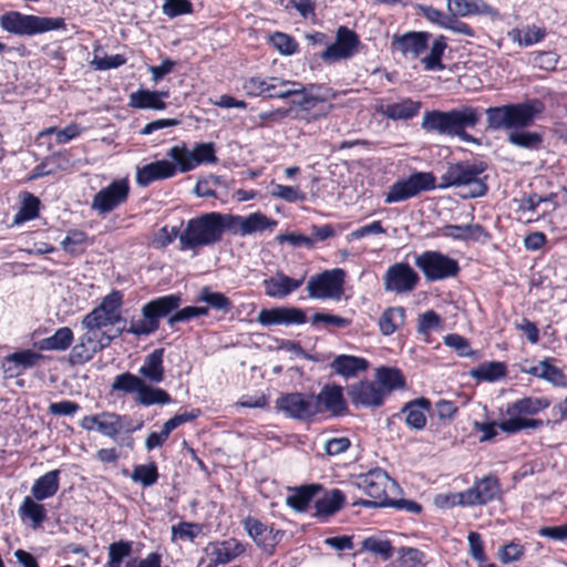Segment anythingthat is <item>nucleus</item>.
<instances>
[{"label": "nucleus", "instance_id": "nucleus-1", "mask_svg": "<svg viewBox=\"0 0 567 567\" xmlns=\"http://www.w3.org/2000/svg\"><path fill=\"white\" fill-rule=\"evenodd\" d=\"M276 226V220L260 212L246 217L219 212L204 213L186 223L179 235V248L188 250L213 246L223 240L226 231L245 237L257 231L274 229Z\"/></svg>", "mask_w": 567, "mask_h": 567}, {"label": "nucleus", "instance_id": "nucleus-2", "mask_svg": "<svg viewBox=\"0 0 567 567\" xmlns=\"http://www.w3.org/2000/svg\"><path fill=\"white\" fill-rule=\"evenodd\" d=\"M545 111L539 99H527L520 103L491 106L485 110L488 128L493 131L508 130L507 142L516 147L537 152L543 148L544 135L529 131Z\"/></svg>", "mask_w": 567, "mask_h": 567}, {"label": "nucleus", "instance_id": "nucleus-3", "mask_svg": "<svg viewBox=\"0 0 567 567\" xmlns=\"http://www.w3.org/2000/svg\"><path fill=\"white\" fill-rule=\"evenodd\" d=\"M182 297L178 293H171L157 297L143 305L142 319L131 320L128 327L124 324L117 329V336L130 333L135 337L151 336L159 329L161 319L167 317V324L171 328L177 322H186L195 318L193 306L179 309Z\"/></svg>", "mask_w": 567, "mask_h": 567}, {"label": "nucleus", "instance_id": "nucleus-4", "mask_svg": "<svg viewBox=\"0 0 567 567\" xmlns=\"http://www.w3.org/2000/svg\"><path fill=\"white\" fill-rule=\"evenodd\" d=\"M482 118L478 107L462 106L450 111H426L422 121V128L442 135L457 136L464 142H472L473 137L466 132L474 128Z\"/></svg>", "mask_w": 567, "mask_h": 567}, {"label": "nucleus", "instance_id": "nucleus-5", "mask_svg": "<svg viewBox=\"0 0 567 567\" xmlns=\"http://www.w3.org/2000/svg\"><path fill=\"white\" fill-rule=\"evenodd\" d=\"M551 400L547 396H523L507 403L506 414L508 419L502 421L499 429L508 434L518 433L526 429H540L544 422L532 416L548 409Z\"/></svg>", "mask_w": 567, "mask_h": 567}, {"label": "nucleus", "instance_id": "nucleus-6", "mask_svg": "<svg viewBox=\"0 0 567 567\" xmlns=\"http://www.w3.org/2000/svg\"><path fill=\"white\" fill-rule=\"evenodd\" d=\"M486 169L487 164L483 161H461L451 164L447 171L441 176L442 184L440 187L470 186L468 197L476 198L485 196L488 186L485 182L486 177H482V174Z\"/></svg>", "mask_w": 567, "mask_h": 567}, {"label": "nucleus", "instance_id": "nucleus-7", "mask_svg": "<svg viewBox=\"0 0 567 567\" xmlns=\"http://www.w3.org/2000/svg\"><path fill=\"white\" fill-rule=\"evenodd\" d=\"M0 27L9 33L31 37L52 30H64L66 23L63 18H47L9 11L0 17Z\"/></svg>", "mask_w": 567, "mask_h": 567}, {"label": "nucleus", "instance_id": "nucleus-8", "mask_svg": "<svg viewBox=\"0 0 567 567\" xmlns=\"http://www.w3.org/2000/svg\"><path fill=\"white\" fill-rule=\"evenodd\" d=\"M394 482L390 478L388 473L375 467L368 473L359 476L358 486L371 499H359L353 505H360L365 508L386 507L391 503L389 491L392 489Z\"/></svg>", "mask_w": 567, "mask_h": 567}, {"label": "nucleus", "instance_id": "nucleus-9", "mask_svg": "<svg viewBox=\"0 0 567 567\" xmlns=\"http://www.w3.org/2000/svg\"><path fill=\"white\" fill-rule=\"evenodd\" d=\"M414 265L422 271L426 281L430 282L454 278L461 271L456 259L439 250H425L416 255Z\"/></svg>", "mask_w": 567, "mask_h": 567}, {"label": "nucleus", "instance_id": "nucleus-10", "mask_svg": "<svg viewBox=\"0 0 567 567\" xmlns=\"http://www.w3.org/2000/svg\"><path fill=\"white\" fill-rule=\"evenodd\" d=\"M338 96V93L331 87L321 85H303V92L292 99V105L305 112L308 118L319 120L326 117L332 110L331 101Z\"/></svg>", "mask_w": 567, "mask_h": 567}, {"label": "nucleus", "instance_id": "nucleus-11", "mask_svg": "<svg viewBox=\"0 0 567 567\" xmlns=\"http://www.w3.org/2000/svg\"><path fill=\"white\" fill-rule=\"evenodd\" d=\"M435 176L431 172H414L406 178H400L393 183L384 195L385 204L405 202L423 192L436 187Z\"/></svg>", "mask_w": 567, "mask_h": 567}, {"label": "nucleus", "instance_id": "nucleus-12", "mask_svg": "<svg viewBox=\"0 0 567 567\" xmlns=\"http://www.w3.org/2000/svg\"><path fill=\"white\" fill-rule=\"evenodd\" d=\"M346 271L341 268L324 270L310 277L307 284L308 296L313 299L340 298L343 292Z\"/></svg>", "mask_w": 567, "mask_h": 567}, {"label": "nucleus", "instance_id": "nucleus-13", "mask_svg": "<svg viewBox=\"0 0 567 567\" xmlns=\"http://www.w3.org/2000/svg\"><path fill=\"white\" fill-rule=\"evenodd\" d=\"M241 525L255 545L268 556L276 553V548L285 535V532L276 529L274 524H265L251 515L245 517Z\"/></svg>", "mask_w": 567, "mask_h": 567}, {"label": "nucleus", "instance_id": "nucleus-14", "mask_svg": "<svg viewBox=\"0 0 567 567\" xmlns=\"http://www.w3.org/2000/svg\"><path fill=\"white\" fill-rule=\"evenodd\" d=\"M130 190L127 178L114 179L93 196L91 208L100 215H106L127 202Z\"/></svg>", "mask_w": 567, "mask_h": 567}, {"label": "nucleus", "instance_id": "nucleus-15", "mask_svg": "<svg viewBox=\"0 0 567 567\" xmlns=\"http://www.w3.org/2000/svg\"><path fill=\"white\" fill-rule=\"evenodd\" d=\"M276 408L298 421H310L318 415L312 393L292 392L280 395Z\"/></svg>", "mask_w": 567, "mask_h": 567}, {"label": "nucleus", "instance_id": "nucleus-16", "mask_svg": "<svg viewBox=\"0 0 567 567\" xmlns=\"http://www.w3.org/2000/svg\"><path fill=\"white\" fill-rule=\"evenodd\" d=\"M359 45L360 39L355 31L346 25H340L337 29L336 41L321 52L320 58L329 64L347 60L357 53Z\"/></svg>", "mask_w": 567, "mask_h": 567}, {"label": "nucleus", "instance_id": "nucleus-17", "mask_svg": "<svg viewBox=\"0 0 567 567\" xmlns=\"http://www.w3.org/2000/svg\"><path fill=\"white\" fill-rule=\"evenodd\" d=\"M208 564L206 567H219L233 563L246 553V545L235 537L209 542L203 549Z\"/></svg>", "mask_w": 567, "mask_h": 567}, {"label": "nucleus", "instance_id": "nucleus-18", "mask_svg": "<svg viewBox=\"0 0 567 567\" xmlns=\"http://www.w3.org/2000/svg\"><path fill=\"white\" fill-rule=\"evenodd\" d=\"M502 494V484L495 473L476 477L473 485L465 489L468 507L485 506L501 498Z\"/></svg>", "mask_w": 567, "mask_h": 567}, {"label": "nucleus", "instance_id": "nucleus-19", "mask_svg": "<svg viewBox=\"0 0 567 567\" xmlns=\"http://www.w3.org/2000/svg\"><path fill=\"white\" fill-rule=\"evenodd\" d=\"M313 399L318 414L329 413L332 416H343L349 411L343 388L339 384H324L317 395L313 394Z\"/></svg>", "mask_w": 567, "mask_h": 567}, {"label": "nucleus", "instance_id": "nucleus-20", "mask_svg": "<svg viewBox=\"0 0 567 567\" xmlns=\"http://www.w3.org/2000/svg\"><path fill=\"white\" fill-rule=\"evenodd\" d=\"M143 427V421L134 423L127 414L103 411L100 413L97 432L116 440L121 434H132Z\"/></svg>", "mask_w": 567, "mask_h": 567}, {"label": "nucleus", "instance_id": "nucleus-21", "mask_svg": "<svg viewBox=\"0 0 567 567\" xmlns=\"http://www.w3.org/2000/svg\"><path fill=\"white\" fill-rule=\"evenodd\" d=\"M384 288L396 293L410 292L419 284L420 277L406 262H396L384 274Z\"/></svg>", "mask_w": 567, "mask_h": 567}, {"label": "nucleus", "instance_id": "nucleus-22", "mask_svg": "<svg viewBox=\"0 0 567 567\" xmlns=\"http://www.w3.org/2000/svg\"><path fill=\"white\" fill-rule=\"evenodd\" d=\"M348 395L354 406L379 408L384 402L385 391L374 381L361 380L348 388Z\"/></svg>", "mask_w": 567, "mask_h": 567}, {"label": "nucleus", "instance_id": "nucleus-23", "mask_svg": "<svg viewBox=\"0 0 567 567\" xmlns=\"http://www.w3.org/2000/svg\"><path fill=\"white\" fill-rule=\"evenodd\" d=\"M114 337L102 332L99 340L100 344L95 343L94 337L89 332L83 333L78 342L72 347L69 361L72 365H82L93 359L94 354L103 348L111 344Z\"/></svg>", "mask_w": 567, "mask_h": 567}, {"label": "nucleus", "instance_id": "nucleus-24", "mask_svg": "<svg viewBox=\"0 0 567 567\" xmlns=\"http://www.w3.org/2000/svg\"><path fill=\"white\" fill-rule=\"evenodd\" d=\"M257 321L266 327L274 324H303L307 321V316L301 308L275 307L271 309H261L258 313Z\"/></svg>", "mask_w": 567, "mask_h": 567}, {"label": "nucleus", "instance_id": "nucleus-25", "mask_svg": "<svg viewBox=\"0 0 567 567\" xmlns=\"http://www.w3.org/2000/svg\"><path fill=\"white\" fill-rule=\"evenodd\" d=\"M202 415V410L198 408H194L190 411H185L183 413H177L169 420H167L163 426L161 432H151L145 441V447L147 451H152L154 449L163 446L166 440L169 437L171 433L186 422H192L198 419Z\"/></svg>", "mask_w": 567, "mask_h": 567}, {"label": "nucleus", "instance_id": "nucleus-26", "mask_svg": "<svg viewBox=\"0 0 567 567\" xmlns=\"http://www.w3.org/2000/svg\"><path fill=\"white\" fill-rule=\"evenodd\" d=\"M432 34L427 31H409L403 34H394L392 38V50L399 51L402 55L419 58L429 47Z\"/></svg>", "mask_w": 567, "mask_h": 567}, {"label": "nucleus", "instance_id": "nucleus-27", "mask_svg": "<svg viewBox=\"0 0 567 567\" xmlns=\"http://www.w3.org/2000/svg\"><path fill=\"white\" fill-rule=\"evenodd\" d=\"M430 399L421 396L406 402L394 417L404 419L406 426L411 430L421 431L426 426L427 413L431 411Z\"/></svg>", "mask_w": 567, "mask_h": 567}, {"label": "nucleus", "instance_id": "nucleus-28", "mask_svg": "<svg viewBox=\"0 0 567 567\" xmlns=\"http://www.w3.org/2000/svg\"><path fill=\"white\" fill-rule=\"evenodd\" d=\"M176 175L175 165L167 161H155L142 167H137L136 183L141 187H147L156 181L172 178Z\"/></svg>", "mask_w": 567, "mask_h": 567}, {"label": "nucleus", "instance_id": "nucleus-29", "mask_svg": "<svg viewBox=\"0 0 567 567\" xmlns=\"http://www.w3.org/2000/svg\"><path fill=\"white\" fill-rule=\"evenodd\" d=\"M303 281L305 276L296 279L279 271L275 276L264 279L262 287L268 297L281 299L301 287Z\"/></svg>", "mask_w": 567, "mask_h": 567}, {"label": "nucleus", "instance_id": "nucleus-30", "mask_svg": "<svg viewBox=\"0 0 567 567\" xmlns=\"http://www.w3.org/2000/svg\"><path fill=\"white\" fill-rule=\"evenodd\" d=\"M72 168L70 156L63 152H55L45 156L38 165L33 167L30 179H38L54 175L60 172H68Z\"/></svg>", "mask_w": 567, "mask_h": 567}, {"label": "nucleus", "instance_id": "nucleus-31", "mask_svg": "<svg viewBox=\"0 0 567 567\" xmlns=\"http://www.w3.org/2000/svg\"><path fill=\"white\" fill-rule=\"evenodd\" d=\"M421 109V101H415L411 97H403L399 102L380 106L378 111L389 120L408 121L417 116Z\"/></svg>", "mask_w": 567, "mask_h": 567}, {"label": "nucleus", "instance_id": "nucleus-32", "mask_svg": "<svg viewBox=\"0 0 567 567\" xmlns=\"http://www.w3.org/2000/svg\"><path fill=\"white\" fill-rule=\"evenodd\" d=\"M322 491L323 486L318 483L293 487L291 494L286 498V504L298 513H305L309 509L315 497Z\"/></svg>", "mask_w": 567, "mask_h": 567}, {"label": "nucleus", "instance_id": "nucleus-33", "mask_svg": "<svg viewBox=\"0 0 567 567\" xmlns=\"http://www.w3.org/2000/svg\"><path fill=\"white\" fill-rule=\"evenodd\" d=\"M323 495L315 501V516L320 519H327L333 516L346 504V495L339 488L329 491L323 489Z\"/></svg>", "mask_w": 567, "mask_h": 567}, {"label": "nucleus", "instance_id": "nucleus-34", "mask_svg": "<svg viewBox=\"0 0 567 567\" xmlns=\"http://www.w3.org/2000/svg\"><path fill=\"white\" fill-rule=\"evenodd\" d=\"M443 236L461 241H480L489 238V233L481 224L445 225L441 228Z\"/></svg>", "mask_w": 567, "mask_h": 567}, {"label": "nucleus", "instance_id": "nucleus-35", "mask_svg": "<svg viewBox=\"0 0 567 567\" xmlns=\"http://www.w3.org/2000/svg\"><path fill=\"white\" fill-rule=\"evenodd\" d=\"M447 11L465 18L497 14V10L485 0H447Z\"/></svg>", "mask_w": 567, "mask_h": 567}, {"label": "nucleus", "instance_id": "nucleus-36", "mask_svg": "<svg viewBox=\"0 0 567 567\" xmlns=\"http://www.w3.org/2000/svg\"><path fill=\"white\" fill-rule=\"evenodd\" d=\"M169 96L168 91H150L140 89L130 95V105L140 110H165V99Z\"/></svg>", "mask_w": 567, "mask_h": 567}, {"label": "nucleus", "instance_id": "nucleus-37", "mask_svg": "<svg viewBox=\"0 0 567 567\" xmlns=\"http://www.w3.org/2000/svg\"><path fill=\"white\" fill-rule=\"evenodd\" d=\"M330 368L338 375L352 378L359 372L367 371L369 368V361L362 357L339 354L332 360Z\"/></svg>", "mask_w": 567, "mask_h": 567}, {"label": "nucleus", "instance_id": "nucleus-38", "mask_svg": "<svg viewBox=\"0 0 567 567\" xmlns=\"http://www.w3.org/2000/svg\"><path fill=\"white\" fill-rule=\"evenodd\" d=\"M163 348L155 349L144 359V363L138 369V373L152 383H161L165 378Z\"/></svg>", "mask_w": 567, "mask_h": 567}, {"label": "nucleus", "instance_id": "nucleus-39", "mask_svg": "<svg viewBox=\"0 0 567 567\" xmlns=\"http://www.w3.org/2000/svg\"><path fill=\"white\" fill-rule=\"evenodd\" d=\"M20 519L38 529L47 520V509L43 504L38 503L33 497L25 496L18 509Z\"/></svg>", "mask_w": 567, "mask_h": 567}, {"label": "nucleus", "instance_id": "nucleus-40", "mask_svg": "<svg viewBox=\"0 0 567 567\" xmlns=\"http://www.w3.org/2000/svg\"><path fill=\"white\" fill-rule=\"evenodd\" d=\"M60 470H52L37 478L31 487L32 497L44 501L56 494L60 487Z\"/></svg>", "mask_w": 567, "mask_h": 567}, {"label": "nucleus", "instance_id": "nucleus-41", "mask_svg": "<svg viewBox=\"0 0 567 567\" xmlns=\"http://www.w3.org/2000/svg\"><path fill=\"white\" fill-rule=\"evenodd\" d=\"M73 340L74 333L72 329L61 327L51 337L34 342V348L39 351H65L71 347Z\"/></svg>", "mask_w": 567, "mask_h": 567}, {"label": "nucleus", "instance_id": "nucleus-42", "mask_svg": "<svg viewBox=\"0 0 567 567\" xmlns=\"http://www.w3.org/2000/svg\"><path fill=\"white\" fill-rule=\"evenodd\" d=\"M303 92V84L295 81L285 80L278 76H269L268 100H287L296 97Z\"/></svg>", "mask_w": 567, "mask_h": 567}, {"label": "nucleus", "instance_id": "nucleus-43", "mask_svg": "<svg viewBox=\"0 0 567 567\" xmlns=\"http://www.w3.org/2000/svg\"><path fill=\"white\" fill-rule=\"evenodd\" d=\"M446 49L447 38L444 34L437 35L430 47V52L421 59V64L423 69L429 72L445 70L443 56Z\"/></svg>", "mask_w": 567, "mask_h": 567}, {"label": "nucleus", "instance_id": "nucleus-44", "mask_svg": "<svg viewBox=\"0 0 567 567\" xmlns=\"http://www.w3.org/2000/svg\"><path fill=\"white\" fill-rule=\"evenodd\" d=\"M470 375L478 382H496L507 375V365L502 361H486L473 368Z\"/></svg>", "mask_w": 567, "mask_h": 567}, {"label": "nucleus", "instance_id": "nucleus-45", "mask_svg": "<svg viewBox=\"0 0 567 567\" xmlns=\"http://www.w3.org/2000/svg\"><path fill=\"white\" fill-rule=\"evenodd\" d=\"M377 383L385 391V396L394 390L405 386V378L400 369L380 367L375 371Z\"/></svg>", "mask_w": 567, "mask_h": 567}, {"label": "nucleus", "instance_id": "nucleus-46", "mask_svg": "<svg viewBox=\"0 0 567 567\" xmlns=\"http://www.w3.org/2000/svg\"><path fill=\"white\" fill-rule=\"evenodd\" d=\"M135 400L138 404L144 406L154 404L164 405L172 402V396L166 390L152 386L143 381Z\"/></svg>", "mask_w": 567, "mask_h": 567}, {"label": "nucleus", "instance_id": "nucleus-47", "mask_svg": "<svg viewBox=\"0 0 567 567\" xmlns=\"http://www.w3.org/2000/svg\"><path fill=\"white\" fill-rule=\"evenodd\" d=\"M405 320V310L403 307H389L379 318V329L383 336L393 334Z\"/></svg>", "mask_w": 567, "mask_h": 567}, {"label": "nucleus", "instance_id": "nucleus-48", "mask_svg": "<svg viewBox=\"0 0 567 567\" xmlns=\"http://www.w3.org/2000/svg\"><path fill=\"white\" fill-rule=\"evenodd\" d=\"M169 158H172V163L176 167V174L179 173H187L195 168V164L193 161V154L192 151L188 150L185 143H182L181 145H174L172 146L166 154Z\"/></svg>", "mask_w": 567, "mask_h": 567}, {"label": "nucleus", "instance_id": "nucleus-49", "mask_svg": "<svg viewBox=\"0 0 567 567\" xmlns=\"http://www.w3.org/2000/svg\"><path fill=\"white\" fill-rule=\"evenodd\" d=\"M123 302V292L121 290L113 289L109 295L102 298V301L97 307L101 309V311L113 318V321H124V323H126V320L122 317L121 312Z\"/></svg>", "mask_w": 567, "mask_h": 567}, {"label": "nucleus", "instance_id": "nucleus-50", "mask_svg": "<svg viewBox=\"0 0 567 567\" xmlns=\"http://www.w3.org/2000/svg\"><path fill=\"white\" fill-rule=\"evenodd\" d=\"M41 202L31 193L25 192L18 213L14 216L13 223L17 225L33 220L39 216Z\"/></svg>", "mask_w": 567, "mask_h": 567}, {"label": "nucleus", "instance_id": "nucleus-51", "mask_svg": "<svg viewBox=\"0 0 567 567\" xmlns=\"http://www.w3.org/2000/svg\"><path fill=\"white\" fill-rule=\"evenodd\" d=\"M133 551L132 540H118L110 544L107 548V561L103 567H122L125 558Z\"/></svg>", "mask_w": 567, "mask_h": 567}, {"label": "nucleus", "instance_id": "nucleus-52", "mask_svg": "<svg viewBox=\"0 0 567 567\" xmlns=\"http://www.w3.org/2000/svg\"><path fill=\"white\" fill-rule=\"evenodd\" d=\"M159 477L158 467L155 462L134 465L131 478L143 487H150L157 483Z\"/></svg>", "mask_w": 567, "mask_h": 567}, {"label": "nucleus", "instance_id": "nucleus-53", "mask_svg": "<svg viewBox=\"0 0 567 567\" xmlns=\"http://www.w3.org/2000/svg\"><path fill=\"white\" fill-rule=\"evenodd\" d=\"M116 323V321H113V318L101 311L99 307L93 308L81 321L82 328L90 334L91 332L99 331L107 326H115Z\"/></svg>", "mask_w": 567, "mask_h": 567}, {"label": "nucleus", "instance_id": "nucleus-54", "mask_svg": "<svg viewBox=\"0 0 567 567\" xmlns=\"http://www.w3.org/2000/svg\"><path fill=\"white\" fill-rule=\"evenodd\" d=\"M554 360V358H545L540 361L539 379L551 383L554 386L566 388L567 377L560 368L553 364Z\"/></svg>", "mask_w": 567, "mask_h": 567}, {"label": "nucleus", "instance_id": "nucleus-55", "mask_svg": "<svg viewBox=\"0 0 567 567\" xmlns=\"http://www.w3.org/2000/svg\"><path fill=\"white\" fill-rule=\"evenodd\" d=\"M513 41L518 42L520 47H529L538 43L545 39L547 31L544 27H537L536 24L528 25L522 37L519 29H514L511 32Z\"/></svg>", "mask_w": 567, "mask_h": 567}, {"label": "nucleus", "instance_id": "nucleus-56", "mask_svg": "<svg viewBox=\"0 0 567 567\" xmlns=\"http://www.w3.org/2000/svg\"><path fill=\"white\" fill-rule=\"evenodd\" d=\"M197 301H204L213 309L224 312H229L233 309V302L226 295L212 291L209 287H203Z\"/></svg>", "mask_w": 567, "mask_h": 567}, {"label": "nucleus", "instance_id": "nucleus-57", "mask_svg": "<svg viewBox=\"0 0 567 567\" xmlns=\"http://www.w3.org/2000/svg\"><path fill=\"white\" fill-rule=\"evenodd\" d=\"M7 360L18 364L23 374L25 370L35 367L40 361L44 360V355L31 349H24L7 355Z\"/></svg>", "mask_w": 567, "mask_h": 567}, {"label": "nucleus", "instance_id": "nucleus-58", "mask_svg": "<svg viewBox=\"0 0 567 567\" xmlns=\"http://www.w3.org/2000/svg\"><path fill=\"white\" fill-rule=\"evenodd\" d=\"M361 546L363 550L379 555L383 560H389L394 551L391 540L379 539L373 536L364 538Z\"/></svg>", "mask_w": 567, "mask_h": 567}, {"label": "nucleus", "instance_id": "nucleus-59", "mask_svg": "<svg viewBox=\"0 0 567 567\" xmlns=\"http://www.w3.org/2000/svg\"><path fill=\"white\" fill-rule=\"evenodd\" d=\"M143 379L140 377L131 373V372H124L121 374H117L114 378V381L112 383V391L114 392H123V393H136L138 392Z\"/></svg>", "mask_w": 567, "mask_h": 567}, {"label": "nucleus", "instance_id": "nucleus-60", "mask_svg": "<svg viewBox=\"0 0 567 567\" xmlns=\"http://www.w3.org/2000/svg\"><path fill=\"white\" fill-rule=\"evenodd\" d=\"M268 86L269 76L254 75L245 79L243 82V90L248 97L267 99Z\"/></svg>", "mask_w": 567, "mask_h": 567}, {"label": "nucleus", "instance_id": "nucleus-61", "mask_svg": "<svg viewBox=\"0 0 567 567\" xmlns=\"http://www.w3.org/2000/svg\"><path fill=\"white\" fill-rule=\"evenodd\" d=\"M192 154L195 168L202 164H216L218 162L215 144L212 142L195 144Z\"/></svg>", "mask_w": 567, "mask_h": 567}, {"label": "nucleus", "instance_id": "nucleus-62", "mask_svg": "<svg viewBox=\"0 0 567 567\" xmlns=\"http://www.w3.org/2000/svg\"><path fill=\"white\" fill-rule=\"evenodd\" d=\"M498 559L502 564L508 565L519 561L525 555V547L518 540H512L498 549Z\"/></svg>", "mask_w": 567, "mask_h": 567}, {"label": "nucleus", "instance_id": "nucleus-63", "mask_svg": "<svg viewBox=\"0 0 567 567\" xmlns=\"http://www.w3.org/2000/svg\"><path fill=\"white\" fill-rule=\"evenodd\" d=\"M271 45L284 55H292L298 49L299 44L296 39L284 32H275L269 39Z\"/></svg>", "mask_w": 567, "mask_h": 567}, {"label": "nucleus", "instance_id": "nucleus-64", "mask_svg": "<svg viewBox=\"0 0 567 567\" xmlns=\"http://www.w3.org/2000/svg\"><path fill=\"white\" fill-rule=\"evenodd\" d=\"M87 240V234L80 229H70L65 238L61 241L62 249L70 255H80L84 249L78 247L84 245Z\"/></svg>", "mask_w": 567, "mask_h": 567}]
</instances>
